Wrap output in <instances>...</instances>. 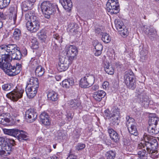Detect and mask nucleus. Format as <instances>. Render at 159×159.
Returning a JSON list of instances; mask_svg holds the SVG:
<instances>
[{
    "label": "nucleus",
    "mask_w": 159,
    "mask_h": 159,
    "mask_svg": "<svg viewBox=\"0 0 159 159\" xmlns=\"http://www.w3.org/2000/svg\"><path fill=\"white\" fill-rule=\"evenodd\" d=\"M22 57L20 48L15 44L2 45L0 46V66L4 68L5 73L13 76L20 73L21 65L17 63L12 66L10 63L12 60L19 61Z\"/></svg>",
    "instance_id": "f257e3e1"
},
{
    "label": "nucleus",
    "mask_w": 159,
    "mask_h": 159,
    "mask_svg": "<svg viewBox=\"0 0 159 159\" xmlns=\"http://www.w3.org/2000/svg\"><path fill=\"white\" fill-rule=\"evenodd\" d=\"M25 19L27 20L26 27L27 30L32 33L37 32L40 27V21L34 11H28L25 14Z\"/></svg>",
    "instance_id": "f03ea898"
},
{
    "label": "nucleus",
    "mask_w": 159,
    "mask_h": 159,
    "mask_svg": "<svg viewBox=\"0 0 159 159\" xmlns=\"http://www.w3.org/2000/svg\"><path fill=\"white\" fill-rule=\"evenodd\" d=\"M143 138V140L141 142L147 152L152 155L157 154L158 152L156 149L158 146L157 140L152 136L146 134H144Z\"/></svg>",
    "instance_id": "7ed1b4c3"
},
{
    "label": "nucleus",
    "mask_w": 159,
    "mask_h": 159,
    "mask_svg": "<svg viewBox=\"0 0 159 159\" xmlns=\"http://www.w3.org/2000/svg\"><path fill=\"white\" fill-rule=\"evenodd\" d=\"M39 87L38 79L31 77L27 83L25 87V91L27 97L29 98H32L36 95Z\"/></svg>",
    "instance_id": "20e7f679"
},
{
    "label": "nucleus",
    "mask_w": 159,
    "mask_h": 159,
    "mask_svg": "<svg viewBox=\"0 0 159 159\" xmlns=\"http://www.w3.org/2000/svg\"><path fill=\"white\" fill-rule=\"evenodd\" d=\"M104 115L109 120L110 124L113 125H118L120 118V109L116 106L114 107L111 111L107 109L104 111Z\"/></svg>",
    "instance_id": "39448f33"
},
{
    "label": "nucleus",
    "mask_w": 159,
    "mask_h": 159,
    "mask_svg": "<svg viewBox=\"0 0 159 159\" xmlns=\"http://www.w3.org/2000/svg\"><path fill=\"white\" fill-rule=\"evenodd\" d=\"M148 123V131L150 134L153 135L159 132V120L156 114H152L149 116Z\"/></svg>",
    "instance_id": "423d86ee"
},
{
    "label": "nucleus",
    "mask_w": 159,
    "mask_h": 159,
    "mask_svg": "<svg viewBox=\"0 0 159 159\" xmlns=\"http://www.w3.org/2000/svg\"><path fill=\"white\" fill-rule=\"evenodd\" d=\"M40 7L42 12L47 19L50 18V15L56 11V9L59 10L57 5L52 4L48 1L42 2Z\"/></svg>",
    "instance_id": "0eeeda50"
},
{
    "label": "nucleus",
    "mask_w": 159,
    "mask_h": 159,
    "mask_svg": "<svg viewBox=\"0 0 159 159\" xmlns=\"http://www.w3.org/2000/svg\"><path fill=\"white\" fill-rule=\"evenodd\" d=\"M3 130L5 134L15 137L20 141L26 140L28 139L27 133L22 130L17 129H3Z\"/></svg>",
    "instance_id": "6e6552de"
},
{
    "label": "nucleus",
    "mask_w": 159,
    "mask_h": 159,
    "mask_svg": "<svg viewBox=\"0 0 159 159\" xmlns=\"http://www.w3.org/2000/svg\"><path fill=\"white\" fill-rule=\"evenodd\" d=\"M124 79V82L127 87L131 90H134L136 86V81L133 72L131 70L126 71Z\"/></svg>",
    "instance_id": "1a4fd4ad"
},
{
    "label": "nucleus",
    "mask_w": 159,
    "mask_h": 159,
    "mask_svg": "<svg viewBox=\"0 0 159 159\" xmlns=\"http://www.w3.org/2000/svg\"><path fill=\"white\" fill-rule=\"evenodd\" d=\"M106 8L111 14H117L120 11L118 0H108L106 5Z\"/></svg>",
    "instance_id": "9d476101"
},
{
    "label": "nucleus",
    "mask_w": 159,
    "mask_h": 159,
    "mask_svg": "<svg viewBox=\"0 0 159 159\" xmlns=\"http://www.w3.org/2000/svg\"><path fill=\"white\" fill-rule=\"evenodd\" d=\"M126 125L129 132L131 135L137 136L138 133L136 127V124L135 122L134 119L129 116H126Z\"/></svg>",
    "instance_id": "9b49d317"
},
{
    "label": "nucleus",
    "mask_w": 159,
    "mask_h": 159,
    "mask_svg": "<svg viewBox=\"0 0 159 159\" xmlns=\"http://www.w3.org/2000/svg\"><path fill=\"white\" fill-rule=\"evenodd\" d=\"M24 92V89L21 87H16V89H14L7 94V97L13 102H16L19 99L22 98Z\"/></svg>",
    "instance_id": "f8f14e48"
},
{
    "label": "nucleus",
    "mask_w": 159,
    "mask_h": 159,
    "mask_svg": "<svg viewBox=\"0 0 159 159\" xmlns=\"http://www.w3.org/2000/svg\"><path fill=\"white\" fill-rule=\"evenodd\" d=\"M135 96L137 98L140 102L143 103L144 106H148L149 99L148 97L146 95L143 89L138 88L136 90Z\"/></svg>",
    "instance_id": "ddd939ff"
},
{
    "label": "nucleus",
    "mask_w": 159,
    "mask_h": 159,
    "mask_svg": "<svg viewBox=\"0 0 159 159\" xmlns=\"http://www.w3.org/2000/svg\"><path fill=\"white\" fill-rule=\"evenodd\" d=\"M14 120L11 118L8 113H2L0 115V126H11L15 124Z\"/></svg>",
    "instance_id": "4468645a"
},
{
    "label": "nucleus",
    "mask_w": 159,
    "mask_h": 159,
    "mask_svg": "<svg viewBox=\"0 0 159 159\" xmlns=\"http://www.w3.org/2000/svg\"><path fill=\"white\" fill-rule=\"evenodd\" d=\"M78 53L77 48L74 45H67L66 47L64 54H66L70 60H73Z\"/></svg>",
    "instance_id": "2eb2a0df"
},
{
    "label": "nucleus",
    "mask_w": 159,
    "mask_h": 159,
    "mask_svg": "<svg viewBox=\"0 0 159 159\" xmlns=\"http://www.w3.org/2000/svg\"><path fill=\"white\" fill-rule=\"evenodd\" d=\"M37 116V113L33 109H29L25 112V119L28 122H33L36 119Z\"/></svg>",
    "instance_id": "dca6fc26"
},
{
    "label": "nucleus",
    "mask_w": 159,
    "mask_h": 159,
    "mask_svg": "<svg viewBox=\"0 0 159 159\" xmlns=\"http://www.w3.org/2000/svg\"><path fill=\"white\" fill-rule=\"evenodd\" d=\"M40 121L44 125L48 126L51 124L50 117L48 114L45 112L42 113L39 116Z\"/></svg>",
    "instance_id": "f3484780"
},
{
    "label": "nucleus",
    "mask_w": 159,
    "mask_h": 159,
    "mask_svg": "<svg viewBox=\"0 0 159 159\" xmlns=\"http://www.w3.org/2000/svg\"><path fill=\"white\" fill-rule=\"evenodd\" d=\"M52 40L53 42L52 43V49L53 51H57L58 49L57 43H62V38L59 36V35L57 34H54Z\"/></svg>",
    "instance_id": "a211bd4d"
},
{
    "label": "nucleus",
    "mask_w": 159,
    "mask_h": 159,
    "mask_svg": "<svg viewBox=\"0 0 159 159\" xmlns=\"http://www.w3.org/2000/svg\"><path fill=\"white\" fill-rule=\"evenodd\" d=\"M35 1V0H27L23 2L21 5L22 10L25 11L32 9Z\"/></svg>",
    "instance_id": "6ab92c4d"
},
{
    "label": "nucleus",
    "mask_w": 159,
    "mask_h": 159,
    "mask_svg": "<svg viewBox=\"0 0 159 159\" xmlns=\"http://www.w3.org/2000/svg\"><path fill=\"white\" fill-rule=\"evenodd\" d=\"M106 95V93L105 92L100 90L94 92L93 94V97L96 101L100 102Z\"/></svg>",
    "instance_id": "aec40b11"
},
{
    "label": "nucleus",
    "mask_w": 159,
    "mask_h": 159,
    "mask_svg": "<svg viewBox=\"0 0 159 159\" xmlns=\"http://www.w3.org/2000/svg\"><path fill=\"white\" fill-rule=\"evenodd\" d=\"M108 132L109 134L111 139L114 142L118 143L120 140V137L116 132L113 129H109L108 130Z\"/></svg>",
    "instance_id": "412c9836"
},
{
    "label": "nucleus",
    "mask_w": 159,
    "mask_h": 159,
    "mask_svg": "<svg viewBox=\"0 0 159 159\" xmlns=\"http://www.w3.org/2000/svg\"><path fill=\"white\" fill-rule=\"evenodd\" d=\"M12 147L6 143H3L2 150L1 152L0 156H7V154H10L12 149Z\"/></svg>",
    "instance_id": "4be33fe9"
},
{
    "label": "nucleus",
    "mask_w": 159,
    "mask_h": 159,
    "mask_svg": "<svg viewBox=\"0 0 159 159\" xmlns=\"http://www.w3.org/2000/svg\"><path fill=\"white\" fill-rule=\"evenodd\" d=\"M145 33L147 35L148 37L151 40L153 41L156 36L157 35V32L156 30L154 28H150L148 31H144Z\"/></svg>",
    "instance_id": "5701e85b"
},
{
    "label": "nucleus",
    "mask_w": 159,
    "mask_h": 159,
    "mask_svg": "<svg viewBox=\"0 0 159 159\" xmlns=\"http://www.w3.org/2000/svg\"><path fill=\"white\" fill-rule=\"evenodd\" d=\"M47 97L48 100L52 102L57 101L58 98L57 93L52 90L48 91Z\"/></svg>",
    "instance_id": "b1692460"
},
{
    "label": "nucleus",
    "mask_w": 159,
    "mask_h": 159,
    "mask_svg": "<svg viewBox=\"0 0 159 159\" xmlns=\"http://www.w3.org/2000/svg\"><path fill=\"white\" fill-rule=\"evenodd\" d=\"M93 45L96 50L94 54L95 56H98L100 55L102 53V51L103 49L102 46L98 41H94L93 42Z\"/></svg>",
    "instance_id": "393cba45"
},
{
    "label": "nucleus",
    "mask_w": 159,
    "mask_h": 159,
    "mask_svg": "<svg viewBox=\"0 0 159 159\" xmlns=\"http://www.w3.org/2000/svg\"><path fill=\"white\" fill-rule=\"evenodd\" d=\"M68 107L71 110L77 109L81 106L80 102L76 100H71L68 102Z\"/></svg>",
    "instance_id": "a878e982"
},
{
    "label": "nucleus",
    "mask_w": 159,
    "mask_h": 159,
    "mask_svg": "<svg viewBox=\"0 0 159 159\" xmlns=\"http://www.w3.org/2000/svg\"><path fill=\"white\" fill-rule=\"evenodd\" d=\"M77 24L75 23H71L68 25L67 30L70 32V34L72 35H75L77 32Z\"/></svg>",
    "instance_id": "bb28decb"
},
{
    "label": "nucleus",
    "mask_w": 159,
    "mask_h": 159,
    "mask_svg": "<svg viewBox=\"0 0 159 159\" xmlns=\"http://www.w3.org/2000/svg\"><path fill=\"white\" fill-rule=\"evenodd\" d=\"M9 19L13 20L14 23L15 24L17 17V10L13 7H11L9 9Z\"/></svg>",
    "instance_id": "cd10ccee"
},
{
    "label": "nucleus",
    "mask_w": 159,
    "mask_h": 159,
    "mask_svg": "<svg viewBox=\"0 0 159 159\" xmlns=\"http://www.w3.org/2000/svg\"><path fill=\"white\" fill-rule=\"evenodd\" d=\"M105 70L107 73L109 75H113L114 73V70L112 66L110 65V63L107 61L104 62Z\"/></svg>",
    "instance_id": "c85d7f7f"
},
{
    "label": "nucleus",
    "mask_w": 159,
    "mask_h": 159,
    "mask_svg": "<svg viewBox=\"0 0 159 159\" xmlns=\"http://www.w3.org/2000/svg\"><path fill=\"white\" fill-rule=\"evenodd\" d=\"M59 2L65 9L70 8L72 6L70 0H59Z\"/></svg>",
    "instance_id": "c756f323"
},
{
    "label": "nucleus",
    "mask_w": 159,
    "mask_h": 159,
    "mask_svg": "<svg viewBox=\"0 0 159 159\" xmlns=\"http://www.w3.org/2000/svg\"><path fill=\"white\" fill-rule=\"evenodd\" d=\"M44 69L41 66L37 67L35 70V75L38 77H41L43 75L44 73Z\"/></svg>",
    "instance_id": "7c9ffc66"
},
{
    "label": "nucleus",
    "mask_w": 159,
    "mask_h": 159,
    "mask_svg": "<svg viewBox=\"0 0 159 159\" xmlns=\"http://www.w3.org/2000/svg\"><path fill=\"white\" fill-rule=\"evenodd\" d=\"M84 77L87 82H88L89 86L90 87L94 83V75H93L86 74Z\"/></svg>",
    "instance_id": "2f4dec72"
},
{
    "label": "nucleus",
    "mask_w": 159,
    "mask_h": 159,
    "mask_svg": "<svg viewBox=\"0 0 159 159\" xmlns=\"http://www.w3.org/2000/svg\"><path fill=\"white\" fill-rule=\"evenodd\" d=\"M102 40L106 43H108L111 41L110 36L106 33H101Z\"/></svg>",
    "instance_id": "473e14b6"
},
{
    "label": "nucleus",
    "mask_w": 159,
    "mask_h": 159,
    "mask_svg": "<svg viewBox=\"0 0 159 159\" xmlns=\"http://www.w3.org/2000/svg\"><path fill=\"white\" fill-rule=\"evenodd\" d=\"M69 66L67 63L64 64L59 62L57 69L60 72L65 71L68 69Z\"/></svg>",
    "instance_id": "72a5a7b5"
},
{
    "label": "nucleus",
    "mask_w": 159,
    "mask_h": 159,
    "mask_svg": "<svg viewBox=\"0 0 159 159\" xmlns=\"http://www.w3.org/2000/svg\"><path fill=\"white\" fill-rule=\"evenodd\" d=\"M105 156L107 159H114L116 156V153L115 151L110 150L106 153Z\"/></svg>",
    "instance_id": "f704fd0d"
},
{
    "label": "nucleus",
    "mask_w": 159,
    "mask_h": 159,
    "mask_svg": "<svg viewBox=\"0 0 159 159\" xmlns=\"http://www.w3.org/2000/svg\"><path fill=\"white\" fill-rule=\"evenodd\" d=\"M21 36L20 30L18 29H15L13 34L14 38L16 40H19Z\"/></svg>",
    "instance_id": "c9c22d12"
},
{
    "label": "nucleus",
    "mask_w": 159,
    "mask_h": 159,
    "mask_svg": "<svg viewBox=\"0 0 159 159\" xmlns=\"http://www.w3.org/2000/svg\"><path fill=\"white\" fill-rule=\"evenodd\" d=\"M59 62L64 64L67 63L68 65H70L72 63V60H70L68 57H62L59 58Z\"/></svg>",
    "instance_id": "e433bc0d"
},
{
    "label": "nucleus",
    "mask_w": 159,
    "mask_h": 159,
    "mask_svg": "<svg viewBox=\"0 0 159 159\" xmlns=\"http://www.w3.org/2000/svg\"><path fill=\"white\" fill-rule=\"evenodd\" d=\"M80 85L81 87L83 88H87L90 87L88 82L86 80L84 76V78L81 79L80 83Z\"/></svg>",
    "instance_id": "4c0bfd02"
},
{
    "label": "nucleus",
    "mask_w": 159,
    "mask_h": 159,
    "mask_svg": "<svg viewBox=\"0 0 159 159\" xmlns=\"http://www.w3.org/2000/svg\"><path fill=\"white\" fill-rule=\"evenodd\" d=\"M123 142L124 145L125 146L126 148L128 149L129 151L131 152L133 150L132 148H129L131 144V141L130 139L128 138H124Z\"/></svg>",
    "instance_id": "58836bf2"
},
{
    "label": "nucleus",
    "mask_w": 159,
    "mask_h": 159,
    "mask_svg": "<svg viewBox=\"0 0 159 159\" xmlns=\"http://www.w3.org/2000/svg\"><path fill=\"white\" fill-rule=\"evenodd\" d=\"M115 26L116 29L119 31L120 30L122 29V28L125 27L122 21L120 20H115Z\"/></svg>",
    "instance_id": "ea45409f"
},
{
    "label": "nucleus",
    "mask_w": 159,
    "mask_h": 159,
    "mask_svg": "<svg viewBox=\"0 0 159 159\" xmlns=\"http://www.w3.org/2000/svg\"><path fill=\"white\" fill-rule=\"evenodd\" d=\"M13 86V85L12 84L8 83L3 85L2 88L4 90L7 91L12 89Z\"/></svg>",
    "instance_id": "a19ab883"
},
{
    "label": "nucleus",
    "mask_w": 159,
    "mask_h": 159,
    "mask_svg": "<svg viewBox=\"0 0 159 159\" xmlns=\"http://www.w3.org/2000/svg\"><path fill=\"white\" fill-rule=\"evenodd\" d=\"M10 2V0H0V9H3L7 7Z\"/></svg>",
    "instance_id": "79ce46f5"
},
{
    "label": "nucleus",
    "mask_w": 159,
    "mask_h": 159,
    "mask_svg": "<svg viewBox=\"0 0 159 159\" xmlns=\"http://www.w3.org/2000/svg\"><path fill=\"white\" fill-rule=\"evenodd\" d=\"M147 152L146 151L139 152L138 155L139 159H147L148 158Z\"/></svg>",
    "instance_id": "37998d69"
},
{
    "label": "nucleus",
    "mask_w": 159,
    "mask_h": 159,
    "mask_svg": "<svg viewBox=\"0 0 159 159\" xmlns=\"http://www.w3.org/2000/svg\"><path fill=\"white\" fill-rule=\"evenodd\" d=\"M31 42L32 43V46L33 47L34 49H36L38 48L39 43L37 41V39L35 38L34 37H32L31 38Z\"/></svg>",
    "instance_id": "c03bdc74"
},
{
    "label": "nucleus",
    "mask_w": 159,
    "mask_h": 159,
    "mask_svg": "<svg viewBox=\"0 0 159 159\" xmlns=\"http://www.w3.org/2000/svg\"><path fill=\"white\" fill-rule=\"evenodd\" d=\"M145 148L144 147V146L143 145L142 143V142L138 144L137 149V153H139V152H141L146 151L145 150Z\"/></svg>",
    "instance_id": "a18cd8bd"
},
{
    "label": "nucleus",
    "mask_w": 159,
    "mask_h": 159,
    "mask_svg": "<svg viewBox=\"0 0 159 159\" xmlns=\"http://www.w3.org/2000/svg\"><path fill=\"white\" fill-rule=\"evenodd\" d=\"M38 35L39 39L41 40L44 39L47 37L43 30H41L39 32L38 34Z\"/></svg>",
    "instance_id": "49530a36"
},
{
    "label": "nucleus",
    "mask_w": 159,
    "mask_h": 159,
    "mask_svg": "<svg viewBox=\"0 0 159 159\" xmlns=\"http://www.w3.org/2000/svg\"><path fill=\"white\" fill-rule=\"evenodd\" d=\"M119 31L120 32V34L123 36H127L128 34V30L125 27L122 28V29L120 30Z\"/></svg>",
    "instance_id": "de8ad7c7"
},
{
    "label": "nucleus",
    "mask_w": 159,
    "mask_h": 159,
    "mask_svg": "<svg viewBox=\"0 0 159 159\" xmlns=\"http://www.w3.org/2000/svg\"><path fill=\"white\" fill-rule=\"evenodd\" d=\"M85 147V144L82 143H79L76 146V148L78 150H80L84 148Z\"/></svg>",
    "instance_id": "09e8293b"
},
{
    "label": "nucleus",
    "mask_w": 159,
    "mask_h": 159,
    "mask_svg": "<svg viewBox=\"0 0 159 159\" xmlns=\"http://www.w3.org/2000/svg\"><path fill=\"white\" fill-rule=\"evenodd\" d=\"M68 83V81L67 80V79L63 80L62 83L63 87L66 88H70V85Z\"/></svg>",
    "instance_id": "8fccbe9b"
},
{
    "label": "nucleus",
    "mask_w": 159,
    "mask_h": 159,
    "mask_svg": "<svg viewBox=\"0 0 159 159\" xmlns=\"http://www.w3.org/2000/svg\"><path fill=\"white\" fill-rule=\"evenodd\" d=\"M7 143L10 145L12 147V146H14L15 145V142L13 139H10L8 140Z\"/></svg>",
    "instance_id": "3c124183"
},
{
    "label": "nucleus",
    "mask_w": 159,
    "mask_h": 159,
    "mask_svg": "<svg viewBox=\"0 0 159 159\" xmlns=\"http://www.w3.org/2000/svg\"><path fill=\"white\" fill-rule=\"evenodd\" d=\"M68 81V84H69L70 88L74 84V80L73 78H69L67 79Z\"/></svg>",
    "instance_id": "603ef678"
},
{
    "label": "nucleus",
    "mask_w": 159,
    "mask_h": 159,
    "mask_svg": "<svg viewBox=\"0 0 159 159\" xmlns=\"http://www.w3.org/2000/svg\"><path fill=\"white\" fill-rule=\"evenodd\" d=\"M109 83L107 81H104L102 84V87L104 89H107L109 86Z\"/></svg>",
    "instance_id": "864d4df0"
},
{
    "label": "nucleus",
    "mask_w": 159,
    "mask_h": 159,
    "mask_svg": "<svg viewBox=\"0 0 159 159\" xmlns=\"http://www.w3.org/2000/svg\"><path fill=\"white\" fill-rule=\"evenodd\" d=\"M21 53L22 55V56L23 55L24 56H26L27 54V50L25 48H23L22 49L21 51Z\"/></svg>",
    "instance_id": "5fc2aeb1"
},
{
    "label": "nucleus",
    "mask_w": 159,
    "mask_h": 159,
    "mask_svg": "<svg viewBox=\"0 0 159 159\" xmlns=\"http://www.w3.org/2000/svg\"><path fill=\"white\" fill-rule=\"evenodd\" d=\"M66 118H67L68 120L70 121L72 119L73 116H71V114L70 113H68L66 115Z\"/></svg>",
    "instance_id": "6e6d98bb"
},
{
    "label": "nucleus",
    "mask_w": 159,
    "mask_h": 159,
    "mask_svg": "<svg viewBox=\"0 0 159 159\" xmlns=\"http://www.w3.org/2000/svg\"><path fill=\"white\" fill-rule=\"evenodd\" d=\"M66 159H76V157L74 155L70 154Z\"/></svg>",
    "instance_id": "4d7b16f0"
},
{
    "label": "nucleus",
    "mask_w": 159,
    "mask_h": 159,
    "mask_svg": "<svg viewBox=\"0 0 159 159\" xmlns=\"http://www.w3.org/2000/svg\"><path fill=\"white\" fill-rule=\"evenodd\" d=\"M115 66L116 68H120L122 66V64H121L120 62H117L115 63Z\"/></svg>",
    "instance_id": "13d9d810"
},
{
    "label": "nucleus",
    "mask_w": 159,
    "mask_h": 159,
    "mask_svg": "<svg viewBox=\"0 0 159 159\" xmlns=\"http://www.w3.org/2000/svg\"><path fill=\"white\" fill-rule=\"evenodd\" d=\"M95 32L96 33L99 34H100L101 35V33H103V32H102V30H101L99 28H98L95 29Z\"/></svg>",
    "instance_id": "bf43d9fd"
},
{
    "label": "nucleus",
    "mask_w": 159,
    "mask_h": 159,
    "mask_svg": "<svg viewBox=\"0 0 159 159\" xmlns=\"http://www.w3.org/2000/svg\"><path fill=\"white\" fill-rule=\"evenodd\" d=\"M99 88V86L98 84H95L93 86L92 88V89L93 90L96 91Z\"/></svg>",
    "instance_id": "052dcab7"
},
{
    "label": "nucleus",
    "mask_w": 159,
    "mask_h": 159,
    "mask_svg": "<svg viewBox=\"0 0 159 159\" xmlns=\"http://www.w3.org/2000/svg\"><path fill=\"white\" fill-rule=\"evenodd\" d=\"M61 76L60 75H57L55 76V79L57 81H60L61 79Z\"/></svg>",
    "instance_id": "680f3d73"
},
{
    "label": "nucleus",
    "mask_w": 159,
    "mask_h": 159,
    "mask_svg": "<svg viewBox=\"0 0 159 159\" xmlns=\"http://www.w3.org/2000/svg\"><path fill=\"white\" fill-rule=\"evenodd\" d=\"M3 13L1 12H0V17L2 18L3 16Z\"/></svg>",
    "instance_id": "e2e57ef3"
},
{
    "label": "nucleus",
    "mask_w": 159,
    "mask_h": 159,
    "mask_svg": "<svg viewBox=\"0 0 159 159\" xmlns=\"http://www.w3.org/2000/svg\"><path fill=\"white\" fill-rule=\"evenodd\" d=\"M37 59H34V61H33V63H37Z\"/></svg>",
    "instance_id": "0e129e2a"
},
{
    "label": "nucleus",
    "mask_w": 159,
    "mask_h": 159,
    "mask_svg": "<svg viewBox=\"0 0 159 159\" xmlns=\"http://www.w3.org/2000/svg\"><path fill=\"white\" fill-rule=\"evenodd\" d=\"M56 144H54L53 145V148L55 149L56 148Z\"/></svg>",
    "instance_id": "69168bd1"
},
{
    "label": "nucleus",
    "mask_w": 159,
    "mask_h": 159,
    "mask_svg": "<svg viewBox=\"0 0 159 159\" xmlns=\"http://www.w3.org/2000/svg\"><path fill=\"white\" fill-rule=\"evenodd\" d=\"M0 68H1L2 69V70H3L5 72V70L4 69V68L1 67L0 66Z\"/></svg>",
    "instance_id": "338daca9"
},
{
    "label": "nucleus",
    "mask_w": 159,
    "mask_h": 159,
    "mask_svg": "<svg viewBox=\"0 0 159 159\" xmlns=\"http://www.w3.org/2000/svg\"><path fill=\"white\" fill-rule=\"evenodd\" d=\"M32 159H37L35 157H33Z\"/></svg>",
    "instance_id": "774afa93"
}]
</instances>
